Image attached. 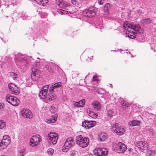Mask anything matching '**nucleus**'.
Masks as SVG:
<instances>
[{
  "instance_id": "34",
  "label": "nucleus",
  "mask_w": 156,
  "mask_h": 156,
  "mask_svg": "<svg viewBox=\"0 0 156 156\" xmlns=\"http://www.w3.org/2000/svg\"><path fill=\"white\" fill-rule=\"evenodd\" d=\"M107 115L110 117H112L114 115V113L112 110H109L108 111Z\"/></svg>"
},
{
  "instance_id": "39",
  "label": "nucleus",
  "mask_w": 156,
  "mask_h": 156,
  "mask_svg": "<svg viewBox=\"0 0 156 156\" xmlns=\"http://www.w3.org/2000/svg\"><path fill=\"white\" fill-rule=\"evenodd\" d=\"M50 111L52 113H55L57 111V109L54 107H51Z\"/></svg>"
},
{
  "instance_id": "10",
  "label": "nucleus",
  "mask_w": 156,
  "mask_h": 156,
  "mask_svg": "<svg viewBox=\"0 0 156 156\" xmlns=\"http://www.w3.org/2000/svg\"><path fill=\"white\" fill-rule=\"evenodd\" d=\"M8 87L10 91L14 94H18L20 93V89L19 88L13 83L9 84Z\"/></svg>"
},
{
  "instance_id": "5",
  "label": "nucleus",
  "mask_w": 156,
  "mask_h": 156,
  "mask_svg": "<svg viewBox=\"0 0 156 156\" xmlns=\"http://www.w3.org/2000/svg\"><path fill=\"white\" fill-rule=\"evenodd\" d=\"M20 114L25 118L31 119L33 117V114L28 109L25 108L22 109L20 111Z\"/></svg>"
},
{
  "instance_id": "3",
  "label": "nucleus",
  "mask_w": 156,
  "mask_h": 156,
  "mask_svg": "<svg viewBox=\"0 0 156 156\" xmlns=\"http://www.w3.org/2000/svg\"><path fill=\"white\" fill-rule=\"evenodd\" d=\"M5 99L9 103L13 106H17L20 103V101L16 97L8 94L6 96Z\"/></svg>"
},
{
  "instance_id": "21",
  "label": "nucleus",
  "mask_w": 156,
  "mask_h": 156,
  "mask_svg": "<svg viewBox=\"0 0 156 156\" xmlns=\"http://www.w3.org/2000/svg\"><path fill=\"white\" fill-rule=\"evenodd\" d=\"M118 129V130L119 131H116V133L118 135H121L125 132V129H124L123 127L122 126H120Z\"/></svg>"
},
{
  "instance_id": "20",
  "label": "nucleus",
  "mask_w": 156,
  "mask_h": 156,
  "mask_svg": "<svg viewBox=\"0 0 156 156\" xmlns=\"http://www.w3.org/2000/svg\"><path fill=\"white\" fill-rule=\"evenodd\" d=\"M140 123V121H139L133 120L129 122V126H139Z\"/></svg>"
},
{
  "instance_id": "18",
  "label": "nucleus",
  "mask_w": 156,
  "mask_h": 156,
  "mask_svg": "<svg viewBox=\"0 0 156 156\" xmlns=\"http://www.w3.org/2000/svg\"><path fill=\"white\" fill-rule=\"evenodd\" d=\"M58 83H57L53 84L49 88L50 92L52 93L57 92L58 91Z\"/></svg>"
},
{
  "instance_id": "32",
  "label": "nucleus",
  "mask_w": 156,
  "mask_h": 156,
  "mask_svg": "<svg viewBox=\"0 0 156 156\" xmlns=\"http://www.w3.org/2000/svg\"><path fill=\"white\" fill-rule=\"evenodd\" d=\"M121 103L122 105L121 108H123V109L126 108V107L127 108L129 107V105H127L126 103L124 101H122L121 102Z\"/></svg>"
},
{
  "instance_id": "31",
  "label": "nucleus",
  "mask_w": 156,
  "mask_h": 156,
  "mask_svg": "<svg viewBox=\"0 0 156 156\" xmlns=\"http://www.w3.org/2000/svg\"><path fill=\"white\" fill-rule=\"evenodd\" d=\"M101 154L102 155H106L108 153V150L105 148H101Z\"/></svg>"
},
{
  "instance_id": "45",
  "label": "nucleus",
  "mask_w": 156,
  "mask_h": 156,
  "mask_svg": "<svg viewBox=\"0 0 156 156\" xmlns=\"http://www.w3.org/2000/svg\"><path fill=\"white\" fill-rule=\"evenodd\" d=\"M97 76H94L92 79V81H96L97 80Z\"/></svg>"
},
{
  "instance_id": "14",
  "label": "nucleus",
  "mask_w": 156,
  "mask_h": 156,
  "mask_svg": "<svg viewBox=\"0 0 156 156\" xmlns=\"http://www.w3.org/2000/svg\"><path fill=\"white\" fill-rule=\"evenodd\" d=\"M89 143V140L88 138H83L82 141L79 145L82 148H84L87 147Z\"/></svg>"
},
{
  "instance_id": "9",
  "label": "nucleus",
  "mask_w": 156,
  "mask_h": 156,
  "mask_svg": "<svg viewBox=\"0 0 156 156\" xmlns=\"http://www.w3.org/2000/svg\"><path fill=\"white\" fill-rule=\"evenodd\" d=\"M48 139L52 142L54 144H56L58 137V134L53 132H50L48 135Z\"/></svg>"
},
{
  "instance_id": "27",
  "label": "nucleus",
  "mask_w": 156,
  "mask_h": 156,
  "mask_svg": "<svg viewBox=\"0 0 156 156\" xmlns=\"http://www.w3.org/2000/svg\"><path fill=\"white\" fill-rule=\"evenodd\" d=\"M141 23L144 24H149L151 23V20L150 18H145L142 20Z\"/></svg>"
},
{
  "instance_id": "37",
  "label": "nucleus",
  "mask_w": 156,
  "mask_h": 156,
  "mask_svg": "<svg viewBox=\"0 0 156 156\" xmlns=\"http://www.w3.org/2000/svg\"><path fill=\"white\" fill-rule=\"evenodd\" d=\"M55 98V97L52 94H48V98L49 100H54Z\"/></svg>"
},
{
  "instance_id": "42",
  "label": "nucleus",
  "mask_w": 156,
  "mask_h": 156,
  "mask_svg": "<svg viewBox=\"0 0 156 156\" xmlns=\"http://www.w3.org/2000/svg\"><path fill=\"white\" fill-rule=\"evenodd\" d=\"M59 6L62 7H63L66 6V5L64 3L59 2Z\"/></svg>"
},
{
  "instance_id": "15",
  "label": "nucleus",
  "mask_w": 156,
  "mask_h": 156,
  "mask_svg": "<svg viewBox=\"0 0 156 156\" xmlns=\"http://www.w3.org/2000/svg\"><path fill=\"white\" fill-rule=\"evenodd\" d=\"M91 105L95 111H99L101 110V106L100 103L98 101H95L91 103Z\"/></svg>"
},
{
  "instance_id": "35",
  "label": "nucleus",
  "mask_w": 156,
  "mask_h": 156,
  "mask_svg": "<svg viewBox=\"0 0 156 156\" xmlns=\"http://www.w3.org/2000/svg\"><path fill=\"white\" fill-rule=\"evenodd\" d=\"M72 4L75 6H77L79 5V2L76 0H72L71 1Z\"/></svg>"
},
{
  "instance_id": "24",
  "label": "nucleus",
  "mask_w": 156,
  "mask_h": 156,
  "mask_svg": "<svg viewBox=\"0 0 156 156\" xmlns=\"http://www.w3.org/2000/svg\"><path fill=\"white\" fill-rule=\"evenodd\" d=\"M38 4L44 6L48 2V0H34Z\"/></svg>"
},
{
  "instance_id": "13",
  "label": "nucleus",
  "mask_w": 156,
  "mask_h": 156,
  "mask_svg": "<svg viewBox=\"0 0 156 156\" xmlns=\"http://www.w3.org/2000/svg\"><path fill=\"white\" fill-rule=\"evenodd\" d=\"M126 34H127L129 37L131 39H134L136 36V34H137L135 32H134L131 28L129 27L126 28Z\"/></svg>"
},
{
  "instance_id": "36",
  "label": "nucleus",
  "mask_w": 156,
  "mask_h": 156,
  "mask_svg": "<svg viewBox=\"0 0 156 156\" xmlns=\"http://www.w3.org/2000/svg\"><path fill=\"white\" fill-rule=\"evenodd\" d=\"M47 152L48 155H51L54 153V150L52 148H49Z\"/></svg>"
},
{
  "instance_id": "22",
  "label": "nucleus",
  "mask_w": 156,
  "mask_h": 156,
  "mask_svg": "<svg viewBox=\"0 0 156 156\" xmlns=\"http://www.w3.org/2000/svg\"><path fill=\"white\" fill-rule=\"evenodd\" d=\"M118 123H116L115 124L113 125L112 126V131L114 133H116V131H118V129L119 127H120Z\"/></svg>"
},
{
  "instance_id": "47",
  "label": "nucleus",
  "mask_w": 156,
  "mask_h": 156,
  "mask_svg": "<svg viewBox=\"0 0 156 156\" xmlns=\"http://www.w3.org/2000/svg\"><path fill=\"white\" fill-rule=\"evenodd\" d=\"M56 4L57 5H58V4L57 3V1H56Z\"/></svg>"
},
{
  "instance_id": "49",
  "label": "nucleus",
  "mask_w": 156,
  "mask_h": 156,
  "mask_svg": "<svg viewBox=\"0 0 156 156\" xmlns=\"http://www.w3.org/2000/svg\"><path fill=\"white\" fill-rule=\"evenodd\" d=\"M22 156H23V155H24V154H22Z\"/></svg>"
},
{
  "instance_id": "12",
  "label": "nucleus",
  "mask_w": 156,
  "mask_h": 156,
  "mask_svg": "<svg viewBox=\"0 0 156 156\" xmlns=\"http://www.w3.org/2000/svg\"><path fill=\"white\" fill-rule=\"evenodd\" d=\"M147 143L146 141H138L136 144V146L140 149L145 150L147 148Z\"/></svg>"
},
{
  "instance_id": "26",
  "label": "nucleus",
  "mask_w": 156,
  "mask_h": 156,
  "mask_svg": "<svg viewBox=\"0 0 156 156\" xmlns=\"http://www.w3.org/2000/svg\"><path fill=\"white\" fill-rule=\"evenodd\" d=\"M83 139V138L82 135H79L77 136L76 139V143L79 145L80 143L81 142Z\"/></svg>"
},
{
  "instance_id": "41",
  "label": "nucleus",
  "mask_w": 156,
  "mask_h": 156,
  "mask_svg": "<svg viewBox=\"0 0 156 156\" xmlns=\"http://www.w3.org/2000/svg\"><path fill=\"white\" fill-rule=\"evenodd\" d=\"M60 12L61 14H66L68 13V12L64 10L60 9Z\"/></svg>"
},
{
  "instance_id": "46",
  "label": "nucleus",
  "mask_w": 156,
  "mask_h": 156,
  "mask_svg": "<svg viewBox=\"0 0 156 156\" xmlns=\"http://www.w3.org/2000/svg\"><path fill=\"white\" fill-rule=\"evenodd\" d=\"M98 4L100 5H101L103 4V2L102 1L100 0H99L98 2Z\"/></svg>"
},
{
  "instance_id": "38",
  "label": "nucleus",
  "mask_w": 156,
  "mask_h": 156,
  "mask_svg": "<svg viewBox=\"0 0 156 156\" xmlns=\"http://www.w3.org/2000/svg\"><path fill=\"white\" fill-rule=\"evenodd\" d=\"M5 126V123L2 121H0V129H2Z\"/></svg>"
},
{
  "instance_id": "8",
  "label": "nucleus",
  "mask_w": 156,
  "mask_h": 156,
  "mask_svg": "<svg viewBox=\"0 0 156 156\" xmlns=\"http://www.w3.org/2000/svg\"><path fill=\"white\" fill-rule=\"evenodd\" d=\"M96 123L95 121L86 120L82 122V126L86 129H89L95 125Z\"/></svg>"
},
{
  "instance_id": "11",
  "label": "nucleus",
  "mask_w": 156,
  "mask_h": 156,
  "mask_svg": "<svg viewBox=\"0 0 156 156\" xmlns=\"http://www.w3.org/2000/svg\"><path fill=\"white\" fill-rule=\"evenodd\" d=\"M40 76L39 71L37 69L33 68L31 74V78L34 80H37Z\"/></svg>"
},
{
  "instance_id": "40",
  "label": "nucleus",
  "mask_w": 156,
  "mask_h": 156,
  "mask_svg": "<svg viewBox=\"0 0 156 156\" xmlns=\"http://www.w3.org/2000/svg\"><path fill=\"white\" fill-rule=\"evenodd\" d=\"M70 148V147H65V144H64V145L63 146L62 148V151L63 152H67L68 151L69 149Z\"/></svg>"
},
{
  "instance_id": "44",
  "label": "nucleus",
  "mask_w": 156,
  "mask_h": 156,
  "mask_svg": "<svg viewBox=\"0 0 156 156\" xmlns=\"http://www.w3.org/2000/svg\"><path fill=\"white\" fill-rule=\"evenodd\" d=\"M109 5V4H106L105 5V7H104V10H106L107 11H108V6Z\"/></svg>"
},
{
  "instance_id": "4",
  "label": "nucleus",
  "mask_w": 156,
  "mask_h": 156,
  "mask_svg": "<svg viewBox=\"0 0 156 156\" xmlns=\"http://www.w3.org/2000/svg\"><path fill=\"white\" fill-rule=\"evenodd\" d=\"M41 141V137L39 135L33 136L30 139L29 144L32 147H34L38 145Z\"/></svg>"
},
{
  "instance_id": "28",
  "label": "nucleus",
  "mask_w": 156,
  "mask_h": 156,
  "mask_svg": "<svg viewBox=\"0 0 156 156\" xmlns=\"http://www.w3.org/2000/svg\"><path fill=\"white\" fill-rule=\"evenodd\" d=\"M94 154L95 155L98 156H101V148H98L95 149L94 151Z\"/></svg>"
},
{
  "instance_id": "6",
  "label": "nucleus",
  "mask_w": 156,
  "mask_h": 156,
  "mask_svg": "<svg viewBox=\"0 0 156 156\" xmlns=\"http://www.w3.org/2000/svg\"><path fill=\"white\" fill-rule=\"evenodd\" d=\"M116 151L119 153H122L127 149V146L122 143H118L115 147Z\"/></svg>"
},
{
  "instance_id": "16",
  "label": "nucleus",
  "mask_w": 156,
  "mask_h": 156,
  "mask_svg": "<svg viewBox=\"0 0 156 156\" xmlns=\"http://www.w3.org/2000/svg\"><path fill=\"white\" fill-rule=\"evenodd\" d=\"M95 14V12L93 10L89 9H88L86 10L84 15L86 16L92 17L94 16Z\"/></svg>"
},
{
  "instance_id": "23",
  "label": "nucleus",
  "mask_w": 156,
  "mask_h": 156,
  "mask_svg": "<svg viewBox=\"0 0 156 156\" xmlns=\"http://www.w3.org/2000/svg\"><path fill=\"white\" fill-rule=\"evenodd\" d=\"M106 134L105 133H101L98 136V138L100 141H102L105 140L106 138Z\"/></svg>"
},
{
  "instance_id": "30",
  "label": "nucleus",
  "mask_w": 156,
  "mask_h": 156,
  "mask_svg": "<svg viewBox=\"0 0 156 156\" xmlns=\"http://www.w3.org/2000/svg\"><path fill=\"white\" fill-rule=\"evenodd\" d=\"M57 117L56 116L54 117L53 116L52 119H48L47 122L48 123H54L56 121Z\"/></svg>"
},
{
  "instance_id": "43",
  "label": "nucleus",
  "mask_w": 156,
  "mask_h": 156,
  "mask_svg": "<svg viewBox=\"0 0 156 156\" xmlns=\"http://www.w3.org/2000/svg\"><path fill=\"white\" fill-rule=\"evenodd\" d=\"M4 106V104L3 103H0V108L1 109L3 108Z\"/></svg>"
},
{
  "instance_id": "33",
  "label": "nucleus",
  "mask_w": 156,
  "mask_h": 156,
  "mask_svg": "<svg viewBox=\"0 0 156 156\" xmlns=\"http://www.w3.org/2000/svg\"><path fill=\"white\" fill-rule=\"evenodd\" d=\"M9 76L14 80H16L17 77V75L16 73L13 72H10V73Z\"/></svg>"
},
{
  "instance_id": "1",
  "label": "nucleus",
  "mask_w": 156,
  "mask_h": 156,
  "mask_svg": "<svg viewBox=\"0 0 156 156\" xmlns=\"http://www.w3.org/2000/svg\"><path fill=\"white\" fill-rule=\"evenodd\" d=\"M129 27L136 33H141L140 27L139 25L134 24L133 23H129L128 22H125L123 24V28L124 30H126V28Z\"/></svg>"
},
{
  "instance_id": "19",
  "label": "nucleus",
  "mask_w": 156,
  "mask_h": 156,
  "mask_svg": "<svg viewBox=\"0 0 156 156\" xmlns=\"http://www.w3.org/2000/svg\"><path fill=\"white\" fill-rule=\"evenodd\" d=\"M84 100H81L78 102L74 101V105L76 107H83L84 105Z\"/></svg>"
},
{
  "instance_id": "17",
  "label": "nucleus",
  "mask_w": 156,
  "mask_h": 156,
  "mask_svg": "<svg viewBox=\"0 0 156 156\" xmlns=\"http://www.w3.org/2000/svg\"><path fill=\"white\" fill-rule=\"evenodd\" d=\"M74 140L71 137L68 138L65 142V147H70L74 143Z\"/></svg>"
},
{
  "instance_id": "25",
  "label": "nucleus",
  "mask_w": 156,
  "mask_h": 156,
  "mask_svg": "<svg viewBox=\"0 0 156 156\" xmlns=\"http://www.w3.org/2000/svg\"><path fill=\"white\" fill-rule=\"evenodd\" d=\"M156 153L154 151L148 150L147 152V156H155Z\"/></svg>"
},
{
  "instance_id": "48",
  "label": "nucleus",
  "mask_w": 156,
  "mask_h": 156,
  "mask_svg": "<svg viewBox=\"0 0 156 156\" xmlns=\"http://www.w3.org/2000/svg\"><path fill=\"white\" fill-rule=\"evenodd\" d=\"M59 87L61 86V85H60L59 84Z\"/></svg>"
},
{
  "instance_id": "7",
  "label": "nucleus",
  "mask_w": 156,
  "mask_h": 156,
  "mask_svg": "<svg viewBox=\"0 0 156 156\" xmlns=\"http://www.w3.org/2000/svg\"><path fill=\"white\" fill-rule=\"evenodd\" d=\"M49 87L48 85H47L43 86L41 88L39 94V95L40 97L43 99L46 98Z\"/></svg>"
},
{
  "instance_id": "29",
  "label": "nucleus",
  "mask_w": 156,
  "mask_h": 156,
  "mask_svg": "<svg viewBox=\"0 0 156 156\" xmlns=\"http://www.w3.org/2000/svg\"><path fill=\"white\" fill-rule=\"evenodd\" d=\"M89 115L91 117L93 118H96L98 116V114L94 112L90 111L88 113Z\"/></svg>"
},
{
  "instance_id": "2",
  "label": "nucleus",
  "mask_w": 156,
  "mask_h": 156,
  "mask_svg": "<svg viewBox=\"0 0 156 156\" xmlns=\"http://www.w3.org/2000/svg\"><path fill=\"white\" fill-rule=\"evenodd\" d=\"M11 143L10 137L8 135H5L0 143V150H2L5 148Z\"/></svg>"
}]
</instances>
